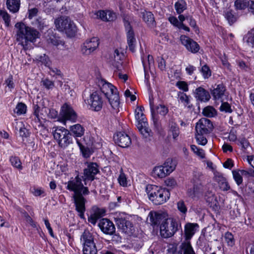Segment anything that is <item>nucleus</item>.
Wrapping results in <instances>:
<instances>
[{
	"label": "nucleus",
	"instance_id": "obj_16",
	"mask_svg": "<svg viewBox=\"0 0 254 254\" xmlns=\"http://www.w3.org/2000/svg\"><path fill=\"white\" fill-rule=\"evenodd\" d=\"M139 121L137 126L145 142L151 141L153 139V132L148 127V122L143 113L139 114Z\"/></svg>",
	"mask_w": 254,
	"mask_h": 254
},
{
	"label": "nucleus",
	"instance_id": "obj_48",
	"mask_svg": "<svg viewBox=\"0 0 254 254\" xmlns=\"http://www.w3.org/2000/svg\"><path fill=\"white\" fill-rule=\"evenodd\" d=\"M233 179L236 184L239 186L242 184L243 179L242 175L240 173V169L234 170L232 171Z\"/></svg>",
	"mask_w": 254,
	"mask_h": 254
},
{
	"label": "nucleus",
	"instance_id": "obj_27",
	"mask_svg": "<svg viewBox=\"0 0 254 254\" xmlns=\"http://www.w3.org/2000/svg\"><path fill=\"white\" fill-rule=\"evenodd\" d=\"M47 41L49 44H51L55 46L64 44V42L61 40V37L56 33H54L53 30L48 31Z\"/></svg>",
	"mask_w": 254,
	"mask_h": 254
},
{
	"label": "nucleus",
	"instance_id": "obj_34",
	"mask_svg": "<svg viewBox=\"0 0 254 254\" xmlns=\"http://www.w3.org/2000/svg\"><path fill=\"white\" fill-rule=\"evenodd\" d=\"M178 96L179 100L184 104L185 107L190 109L192 108L193 105L190 102L191 97L190 95H188L186 93L179 91Z\"/></svg>",
	"mask_w": 254,
	"mask_h": 254
},
{
	"label": "nucleus",
	"instance_id": "obj_11",
	"mask_svg": "<svg viewBox=\"0 0 254 254\" xmlns=\"http://www.w3.org/2000/svg\"><path fill=\"white\" fill-rule=\"evenodd\" d=\"M86 167L83 169V181L85 185L97 179L96 175L100 173L99 166L93 162H86Z\"/></svg>",
	"mask_w": 254,
	"mask_h": 254
},
{
	"label": "nucleus",
	"instance_id": "obj_38",
	"mask_svg": "<svg viewBox=\"0 0 254 254\" xmlns=\"http://www.w3.org/2000/svg\"><path fill=\"white\" fill-rule=\"evenodd\" d=\"M224 16L230 25H232L236 22L238 18V15H236L234 11L232 9H230L225 12Z\"/></svg>",
	"mask_w": 254,
	"mask_h": 254
},
{
	"label": "nucleus",
	"instance_id": "obj_3",
	"mask_svg": "<svg viewBox=\"0 0 254 254\" xmlns=\"http://www.w3.org/2000/svg\"><path fill=\"white\" fill-rule=\"evenodd\" d=\"M145 191L149 200L156 205L165 203L170 197V192L169 190L156 185H147Z\"/></svg>",
	"mask_w": 254,
	"mask_h": 254
},
{
	"label": "nucleus",
	"instance_id": "obj_44",
	"mask_svg": "<svg viewBox=\"0 0 254 254\" xmlns=\"http://www.w3.org/2000/svg\"><path fill=\"white\" fill-rule=\"evenodd\" d=\"M94 18L97 19H101L103 21L107 22V10H98L94 12Z\"/></svg>",
	"mask_w": 254,
	"mask_h": 254
},
{
	"label": "nucleus",
	"instance_id": "obj_1",
	"mask_svg": "<svg viewBox=\"0 0 254 254\" xmlns=\"http://www.w3.org/2000/svg\"><path fill=\"white\" fill-rule=\"evenodd\" d=\"M98 86L101 94H103L108 100L112 108L116 112H119L120 100L119 93L117 88L104 79L99 80Z\"/></svg>",
	"mask_w": 254,
	"mask_h": 254
},
{
	"label": "nucleus",
	"instance_id": "obj_59",
	"mask_svg": "<svg viewBox=\"0 0 254 254\" xmlns=\"http://www.w3.org/2000/svg\"><path fill=\"white\" fill-rule=\"evenodd\" d=\"M25 220L32 227L36 228L38 231H39V229H41L40 226L37 224V223L34 221L30 215H28L27 217H26L25 218Z\"/></svg>",
	"mask_w": 254,
	"mask_h": 254
},
{
	"label": "nucleus",
	"instance_id": "obj_25",
	"mask_svg": "<svg viewBox=\"0 0 254 254\" xmlns=\"http://www.w3.org/2000/svg\"><path fill=\"white\" fill-rule=\"evenodd\" d=\"M199 225L196 223H187L184 227L185 240H190L195 233L198 231Z\"/></svg>",
	"mask_w": 254,
	"mask_h": 254
},
{
	"label": "nucleus",
	"instance_id": "obj_24",
	"mask_svg": "<svg viewBox=\"0 0 254 254\" xmlns=\"http://www.w3.org/2000/svg\"><path fill=\"white\" fill-rule=\"evenodd\" d=\"M97 37H93L87 40L83 44L81 51L83 54L89 55L95 51L99 46V42Z\"/></svg>",
	"mask_w": 254,
	"mask_h": 254
},
{
	"label": "nucleus",
	"instance_id": "obj_60",
	"mask_svg": "<svg viewBox=\"0 0 254 254\" xmlns=\"http://www.w3.org/2000/svg\"><path fill=\"white\" fill-rule=\"evenodd\" d=\"M177 208L178 210L184 214L187 212V207L184 201L181 200L177 203Z\"/></svg>",
	"mask_w": 254,
	"mask_h": 254
},
{
	"label": "nucleus",
	"instance_id": "obj_23",
	"mask_svg": "<svg viewBox=\"0 0 254 254\" xmlns=\"http://www.w3.org/2000/svg\"><path fill=\"white\" fill-rule=\"evenodd\" d=\"M210 93L215 101L222 100L227 91L226 87L223 82L216 83L210 88Z\"/></svg>",
	"mask_w": 254,
	"mask_h": 254
},
{
	"label": "nucleus",
	"instance_id": "obj_35",
	"mask_svg": "<svg viewBox=\"0 0 254 254\" xmlns=\"http://www.w3.org/2000/svg\"><path fill=\"white\" fill-rule=\"evenodd\" d=\"M196 244L198 247L204 252H207L209 249H210L208 241L207 240L204 235L200 236Z\"/></svg>",
	"mask_w": 254,
	"mask_h": 254
},
{
	"label": "nucleus",
	"instance_id": "obj_7",
	"mask_svg": "<svg viewBox=\"0 0 254 254\" xmlns=\"http://www.w3.org/2000/svg\"><path fill=\"white\" fill-rule=\"evenodd\" d=\"M82 244V254H97V249L93 234L88 230H84L80 238Z\"/></svg>",
	"mask_w": 254,
	"mask_h": 254
},
{
	"label": "nucleus",
	"instance_id": "obj_46",
	"mask_svg": "<svg viewBox=\"0 0 254 254\" xmlns=\"http://www.w3.org/2000/svg\"><path fill=\"white\" fill-rule=\"evenodd\" d=\"M224 238L228 246L232 247L235 245V240L234 235L231 232H226L224 234Z\"/></svg>",
	"mask_w": 254,
	"mask_h": 254
},
{
	"label": "nucleus",
	"instance_id": "obj_39",
	"mask_svg": "<svg viewBox=\"0 0 254 254\" xmlns=\"http://www.w3.org/2000/svg\"><path fill=\"white\" fill-rule=\"evenodd\" d=\"M9 162L13 168L20 171L23 169L22 162L20 158L16 156H11L9 157Z\"/></svg>",
	"mask_w": 254,
	"mask_h": 254
},
{
	"label": "nucleus",
	"instance_id": "obj_14",
	"mask_svg": "<svg viewBox=\"0 0 254 254\" xmlns=\"http://www.w3.org/2000/svg\"><path fill=\"white\" fill-rule=\"evenodd\" d=\"M172 160L168 159L163 165L156 166L152 172V176L155 178H163L169 175L175 169Z\"/></svg>",
	"mask_w": 254,
	"mask_h": 254
},
{
	"label": "nucleus",
	"instance_id": "obj_64",
	"mask_svg": "<svg viewBox=\"0 0 254 254\" xmlns=\"http://www.w3.org/2000/svg\"><path fill=\"white\" fill-rule=\"evenodd\" d=\"M226 169H231L234 166V161L231 158H228L223 164Z\"/></svg>",
	"mask_w": 254,
	"mask_h": 254
},
{
	"label": "nucleus",
	"instance_id": "obj_41",
	"mask_svg": "<svg viewBox=\"0 0 254 254\" xmlns=\"http://www.w3.org/2000/svg\"><path fill=\"white\" fill-rule=\"evenodd\" d=\"M202 114L205 117L212 118L217 115V111L213 107L208 106L203 109Z\"/></svg>",
	"mask_w": 254,
	"mask_h": 254
},
{
	"label": "nucleus",
	"instance_id": "obj_36",
	"mask_svg": "<svg viewBox=\"0 0 254 254\" xmlns=\"http://www.w3.org/2000/svg\"><path fill=\"white\" fill-rule=\"evenodd\" d=\"M76 142L80 149V151L82 153V156L84 158H89L92 154V152L91 151L90 148L84 146L81 142L80 140L78 138H76Z\"/></svg>",
	"mask_w": 254,
	"mask_h": 254
},
{
	"label": "nucleus",
	"instance_id": "obj_47",
	"mask_svg": "<svg viewBox=\"0 0 254 254\" xmlns=\"http://www.w3.org/2000/svg\"><path fill=\"white\" fill-rule=\"evenodd\" d=\"M237 141V145L241 146V149L243 152H245L251 145L249 141L245 137L239 138Z\"/></svg>",
	"mask_w": 254,
	"mask_h": 254
},
{
	"label": "nucleus",
	"instance_id": "obj_32",
	"mask_svg": "<svg viewBox=\"0 0 254 254\" xmlns=\"http://www.w3.org/2000/svg\"><path fill=\"white\" fill-rule=\"evenodd\" d=\"M20 0H6V5L10 12L15 13L19 11L20 7Z\"/></svg>",
	"mask_w": 254,
	"mask_h": 254
},
{
	"label": "nucleus",
	"instance_id": "obj_49",
	"mask_svg": "<svg viewBox=\"0 0 254 254\" xmlns=\"http://www.w3.org/2000/svg\"><path fill=\"white\" fill-rule=\"evenodd\" d=\"M156 109L157 114L164 117L169 113V107L163 104H160L157 105L156 107Z\"/></svg>",
	"mask_w": 254,
	"mask_h": 254
},
{
	"label": "nucleus",
	"instance_id": "obj_5",
	"mask_svg": "<svg viewBox=\"0 0 254 254\" xmlns=\"http://www.w3.org/2000/svg\"><path fill=\"white\" fill-rule=\"evenodd\" d=\"M53 136L59 146L63 149L73 143L71 134L64 127H56L53 131Z\"/></svg>",
	"mask_w": 254,
	"mask_h": 254
},
{
	"label": "nucleus",
	"instance_id": "obj_56",
	"mask_svg": "<svg viewBox=\"0 0 254 254\" xmlns=\"http://www.w3.org/2000/svg\"><path fill=\"white\" fill-rule=\"evenodd\" d=\"M170 131L172 133L173 138L177 139L180 134V129L177 124L172 125L170 128Z\"/></svg>",
	"mask_w": 254,
	"mask_h": 254
},
{
	"label": "nucleus",
	"instance_id": "obj_33",
	"mask_svg": "<svg viewBox=\"0 0 254 254\" xmlns=\"http://www.w3.org/2000/svg\"><path fill=\"white\" fill-rule=\"evenodd\" d=\"M149 104H150V110H151V120L153 122V124L154 128L158 129H159V128L160 127V125H161L160 123L159 122V117L155 113V111H154V110L153 108L154 103H153V99L151 100L150 97H149Z\"/></svg>",
	"mask_w": 254,
	"mask_h": 254
},
{
	"label": "nucleus",
	"instance_id": "obj_31",
	"mask_svg": "<svg viewBox=\"0 0 254 254\" xmlns=\"http://www.w3.org/2000/svg\"><path fill=\"white\" fill-rule=\"evenodd\" d=\"M180 250L178 254H182V251H183L184 254H195L193 249L191 245L190 240H185L183 242L180 246Z\"/></svg>",
	"mask_w": 254,
	"mask_h": 254
},
{
	"label": "nucleus",
	"instance_id": "obj_13",
	"mask_svg": "<svg viewBox=\"0 0 254 254\" xmlns=\"http://www.w3.org/2000/svg\"><path fill=\"white\" fill-rule=\"evenodd\" d=\"M115 222L119 229L123 232L129 234L134 230L133 224L128 220L129 218L125 213H120L114 218Z\"/></svg>",
	"mask_w": 254,
	"mask_h": 254
},
{
	"label": "nucleus",
	"instance_id": "obj_18",
	"mask_svg": "<svg viewBox=\"0 0 254 254\" xmlns=\"http://www.w3.org/2000/svg\"><path fill=\"white\" fill-rule=\"evenodd\" d=\"M113 139L115 143L122 148L127 147L131 143L130 136L125 131H120L114 134Z\"/></svg>",
	"mask_w": 254,
	"mask_h": 254
},
{
	"label": "nucleus",
	"instance_id": "obj_9",
	"mask_svg": "<svg viewBox=\"0 0 254 254\" xmlns=\"http://www.w3.org/2000/svg\"><path fill=\"white\" fill-rule=\"evenodd\" d=\"M77 114L69 103L65 102L63 104L59 115L58 121L59 122L64 124L68 121L72 123H75L77 120Z\"/></svg>",
	"mask_w": 254,
	"mask_h": 254
},
{
	"label": "nucleus",
	"instance_id": "obj_12",
	"mask_svg": "<svg viewBox=\"0 0 254 254\" xmlns=\"http://www.w3.org/2000/svg\"><path fill=\"white\" fill-rule=\"evenodd\" d=\"M203 179L202 173L198 172L193 173L192 178L190 181L193 187L188 190V195L190 196L194 197L202 191L203 189Z\"/></svg>",
	"mask_w": 254,
	"mask_h": 254
},
{
	"label": "nucleus",
	"instance_id": "obj_50",
	"mask_svg": "<svg viewBox=\"0 0 254 254\" xmlns=\"http://www.w3.org/2000/svg\"><path fill=\"white\" fill-rule=\"evenodd\" d=\"M187 21L189 23L190 26L193 28L194 32L196 33H198L199 32V27L197 25L196 21L193 18L191 15H188Z\"/></svg>",
	"mask_w": 254,
	"mask_h": 254
},
{
	"label": "nucleus",
	"instance_id": "obj_37",
	"mask_svg": "<svg viewBox=\"0 0 254 254\" xmlns=\"http://www.w3.org/2000/svg\"><path fill=\"white\" fill-rule=\"evenodd\" d=\"M174 8L177 14H181L188 8L185 0H178L174 4Z\"/></svg>",
	"mask_w": 254,
	"mask_h": 254
},
{
	"label": "nucleus",
	"instance_id": "obj_15",
	"mask_svg": "<svg viewBox=\"0 0 254 254\" xmlns=\"http://www.w3.org/2000/svg\"><path fill=\"white\" fill-rule=\"evenodd\" d=\"M123 21L126 33L128 49L132 53H134L135 52L136 40L133 27L131 25L130 22L127 18H124Z\"/></svg>",
	"mask_w": 254,
	"mask_h": 254
},
{
	"label": "nucleus",
	"instance_id": "obj_62",
	"mask_svg": "<svg viewBox=\"0 0 254 254\" xmlns=\"http://www.w3.org/2000/svg\"><path fill=\"white\" fill-rule=\"evenodd\" d=\"M43 85L47 89H52L54 86V83L48 78H46L42 81Z\"/></svg>",
	"mask_w": 254,
	"mask_h": 254
},
{
	"label": "nucleus",
	"instance_id": "obj_52",
	"mask_svg": "<svg viewBox=\"0 0 254 254\" xmlns=\"http://www.w3.org/2000/svg\"><path fill=\"white\" fill-rule=\"evenodd\" d=\"M118 183L123 187H127V178L126 174L124 173L122 168L121 169L120 171V175L118 179Z\"/></svg>",
	"mask_w": 254,
	"mask_h": 254
},
{
	"label": "nucleus",
	"instance_id": "obj_8",
	"mask_svg": "<svg viewBox=\"0 0 254 254\" xmlns=\"http://www.w3.org/2000/svg\"><path fill=\"white\" fill-rule=\"evenodd\" d=\"M180 229L182 232L181 222L174 219L172 220L170 225L167 220H163L160 226V234L165 238L171 237Z\"/></svg>",
	"mask_w": 254,
	"mask_h": 254
},
{
	"label": "nucleus",
	"instance_id": "obj_58",
	"mask_svg": "<svg viewBox=\"0 0 254 254\" xmlns=\"http://www.w3.org/2000/svg\"><path fill=\"white\" fill-rule=\"evenodd\" d=\"M33 115L39 121H40L39 113L41 110V107L38 105V102L34 103L33 105Z\"/></svg>",
	"mask_w": 254,
	"mask_h": 254
},
{
	"label": "nucleus",
	"instance_id": "obj_22",
	"mask_svg": "<svg viewBox=\"0 0 254 254\" xmlns=\"http://www.w3.org/2000/svg\"><path fill=\"white\" fill-rule=\"evenodd\" d=\"M213 128L212 122L206 118H201L196 123L195 130L196 132H202L204 134L209 133Z\"/></svg>",
	"mask_w": 254,
	"mask_h": 254
},
{
	"label": "nucleus",
	"instance_id": "obj_26",
	"mask_svg": "<svg viewBox=\"0 0 254 254\" xmlns=\"http://www.w3.org/2000/svg\"><path fill=\"white\" fill-rule=\"evenodd\" d=\"M141 14L143 21L146 24L148 28L152 29L156 27L157 23L152 12L144 10L141 12Z\"/></svg>",
	"mask_w": 254,
	"mask_h": 254
},
{
	"label": "nucleus",
	"instance_id": "obj_53",
	"mask_svg": "<svg viewBox=\"0 0 254 254\" xmlns=\"http://www.w3.org/2000/svg\"><path fill=\"white\" fill-rule=\"evenodd\" d=\"M31 192L35 196H45L46 194L44 190L42 187L36 188L33 187L30 189Z\"/></svg>",
	"mask_w": 254,
	"mask_h": 254
},
{
	"label": "nucleus",
	"instance_id": "obj_57",
	"mask_svg": "<svg viewBox=\"0 0 254 254\" xmlns=\"http://www.w3.org/2000/svg\"><path fill=\"white\" fill-rule=\"evenodd\" d=\"M30 132L29 130L27 129L24 126L21 127L19 129V134L20 136L22 138L23 141H24V139L29 137L30 135Z\"/></svg>",
	"mask_w": 254,
	"mask_h": 254
},
{
	"label": "nucleus",
	"instance_id": "obj_4",
	"mask_svg": "<svg viewBox=\"0 0 254 254\" xmlns=\"http://www.w3.org/2000/svg\"><path fill=\"white\" fill-rule=\"evenodd\" d=\"M66 189L69 191L74 192V195L73 198L75 209L78 212V215L80 218L85 220L84 213L86 211L85 204L87 200L83 196H82V194L78 193L80 188L72 180L68 181Z\"/></svg>",
	"mask_w": 254,
	"mask_h": 254
},
{
	"label": "nucleus",
	"instance_id": "obj_17",
	"mask_svg": "<svg viewBox=\"0 0 254 254\" xmlns=\"http://www.w3.org/2000/svg\"><path fill=\"white\" fill-rule=\"evenodd\" d=\"M180 40L181 44L185 47L189 52L192 54H196L199 52L200 50L199 44L189 36L182 35L180 36Z\"/></svg>",
	"mask_w": 254,
	"mask_h": 254
},
{
	"label": "nucleus",
	"instance_id": "obj_45",
	"mask_svg": "<svg viewBox=\"0 0 254 254\" xmlns=\"http://www.w3.org/2000/svg\"><path fill=\"white\" fill-rule=\"evenodd\" d=\"M0 17L4 21L5 26L9 27L10 26L11 17L6 10L0 9Z\"/></svg>",
	"mask_w": 254,
	"mask_h": 254
},
{
	"label": "nucleus",
	"instance_id": "obj_51",
	"mask_svg": "<svg viewBox=\"0 0 254 254\" xmlns=\"http://www.w3.org/2000/svg\"><path fill=\"white\" fill-rule=\"evenodd\" d=\"M205 134L202 132H196L195 138L197 143L201 145H205L207 143L206 138L204 136Z\"/></svg>",
	"mask_w": 254,
	"mask_h": 254
},
{
	"label": "nucleus",
	"instance_id": "obj_29",
	"mask_svg": "<svg viewBox=\"0 0 254 254\" xmlns=\"http://www.w3.org/2000/svg\"><path fill=\"white\" fill-rule=\"evenodd\" d=\"M69 132L71 134V136H73L75 139L77 137H81L84 134L85 129L84 127L79 124H76L71 126L69 127Z\"/></svg>",
	"mask_w": 254,
	"mask_h": 254
},
{
	"label": "nucleus",
	"instance_id": "obj_40",
	"mask_svg": "<svg viewBox=\"0 0 254 254\" xmlns=\"http://www.w3.org/2000/svg\"><path fill=\"white\" fill-rule=\"evenodd\" d=\"M162 220V214L159 213H155L154 215H151L150 216V221L152 223V225L154 226L158 227L160 226L162 222L161 221Z\"/></svg>",
	"mask_w": 254,
	"mask_h": 254
},
{
	"label": "nucleus",
	"instance_id": "obj_10",
	"mask_svg": "<svg viewBox=\"0 0 254 254\" xmlns=\"http://www.w3.org/2000/svg\"><path fill=\"white\" fill-rule=\"evenodd\" d=\"M84 101L91 111L99 112L103 108L104 101L101 93L99 90L93 91L90 93L89 97L84 99Z\"/></svg>",
	"mask_w": 254,
	"mask_h": 254
},
{
	"label": "nucleus",
	"instance_id": "obj_20",
	"mask_svg": "<svg viewBox=\"0 0 254 254\" xmlns=\"http://www.w3.org/2000/svg\"><path fill=\"white\" fill-rule=\"evenodd\" d=\"M98 226L101 231L105 234L112 235L116 232V228L113 222L108 218L101 219Z\"/></svg>",
	"mask_w": 254,
	"mask_h": 254
},
{
	"label": "nucleus",
	"instance_id": "obj_61",
	"mask_svg": "<svg viewBox=\"0 0 254 254\" xmlns=\"http://www.w3.org/2000/svg\"><path fill=\"white\" fill-rule=\"evenodd\" d=\"M5 83L10 91L15 87L13 76L11 75H10L8 77L5 79Z\"/></svg>",
	"mask_w": 254,
	"mask_h": 254
},
{
	"label": "nucleus",
	"instance_id": "obj_19",
	"mask_svg": "<svg viewBox=\"0 0 254 254\" xmlns=\"http://www.w3.org/2000/svg\"><path fill=\"white\" fill-rule=\"evenodd\" d=\"M106 214V210L104 208H100L94 205L92 207L90 216L88 217V221L95 226L98 220L103 218Z\"/></svg>",
	"mask_w": 254,
	"mask_h": 254
},
{
	"label": "nucleus",
	"instance_id": "obj_54",
	"mask_svg": "<svg viewBox=\"0 0 254 254\" xmlns=\"http://www.w3.org/2000/svg\"><path fill=\"white\" fill-rule=\"evenodd\" d=\"M222 103L219 107V110L221 112H223L227 113H231L233 112V110L231 108V105L227 102H223L222 100Z\"/></svg>",
	"mask_w": 254,
	"mask_h": 254
},
{
	"label": "nucleus",
	"instance_id": "obj_42",
	"mask_svg": "<svg viewBox=\"0 0 254 254\" xmlns=\"http://www.w3.org/2000/svg\"><path fill=\"white\" fill-rule=\"evenodd\" d=\"M27 107L26 105L23 102H18L14 110V112L17 115L25 114L27 112Z\"/></svg>",
	"mask_w": 254,
	"mask_h": 254
},
{
	"label": "nucleus",
	"instance_id": "obj_21",
	"mask_svg": "<svg viewBox=\"0 0 254 254\" xmlns=\"http://www.w3.org/2000/svg\"><path fill=\"white\" fill-rule=\"evenodd\" d=\"M193 95L195 98L197 104H199L200 103H206L211 98L209 92L202 86L197 87L193 91Z\"/></svg>",
	"mask_w": 254,
	"mask_h": 254
},
{
	"label": "nucleus",
	"instance_id": "obj_6",
	"mask_svg": "<svg viewBox=\"0 0 254 254\" xmlns=\"http://www.w3.org/2000/svg\"><path fill=\"white\" fill-rule=\"evenodd\" d=\"M55 24L59 31L64 32L68 37H74L76 35V26L67 17H61L56 19Z\"/></svg>",
	"mask_w": 254,
	"mask_h": 254
},
{
	"label": "nucleus",
	"instance_id": "obj_63",
	"mask_svg": "<svg viewBox=\"0 0 254 254\" xmlns=\"http://www.w3.org/2000/svg\"><path fill=\"white\" fill-rule=\"evenodd\" d=\"M168 20L169 21V22L174 27L177 28L178 27H179L180 24L179 23V20L178 18L176 16L171 15L168 17Z\"/></svg>",
	"mask_w": 254,
	"mask_h": 254
},
{
	"label": "nucleus",
	"instance_id": "obj_43",
	"mask_svg": "<svg viewBox=\"0 0 254 254\" xmlns=\"http://www.w3.org/2000/svg\"><path fill=\"white\" fill-rule=\"evenodd\" d=\"M200 72L204 79H208L212 75V71L206 64L202 65Z\"/></svg>",
	"mask_w": 254,
	"mask_h": 254
},
{
	"label": "nucleus",
	"instance_id": "obj_55",
	"mask_svg": "<svg viewBox=\"0 0 254 254\" xmlns=\"http://www.w3.org/2000/svg\"><path fill=\"white\" fill-rule=\"evenodd\" d=\"M175 85L180 90H182V92L184 93L188 92L189 90V84L185 81H178Z\"/></svg>",
	"mask_w": 254,
	"mask_h": 254
},
{
	"label": "nucleus",
	"instance_id": "obj_2",
	"mask_svg": "<svg viewBox=\"0 0 254 254\" xmlns=\"http://www.w3.org/2000/svg\"><path fill=\"white\" fill-rule=\"evenodd\" d=\"M15 27L17 29L16 40L20 42L23 46H26L28 42H35L39 37L40 33L38 30L27 26L22 22H17Z\"/></svg>",
	"mask_w": 254,
	"mask_h": 254
},
{
	"label": "nucleus",
	"instance_id": "obj_28",
	"mask_svg": "<svg viewBox=\"0 0 254 254\" xmlns=\"http://www.w3.org/2000/svg\"><path fill=\"white\" fill-rule=\"evenodd\" d=\"M249 0H235L234 1V7L237 14L243 13L246 9L249 10Z\"/></svg>",
	"mask_w": 254,
	"mask_h": 254
},
{
	"label": "nucleus",
	"instance_id": "obj_30",
	"mask_svg": "<svg viewBox=\"0 0 254 254\" xmlns=\"http://www.w3.org/2000/svg\"><path fill=\"white\" fill-rule=\"evenodd\" d=\"M216 182H217L219 189L223 191L229 190L231 189L227 179L222 175L216 177Z\"/></svg>",
	"mask_w": 254,
	"mask_h": 254
}]
</instances>
